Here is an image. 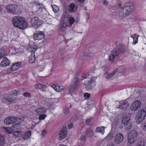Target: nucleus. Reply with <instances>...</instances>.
Here are the masks:
<instances>
[{
  "mask_svg": "<svg viewBox=\"0 0 146 146\" xmlns=\"http://www.w3.org/2000/svg\"><path fill=\"white\" fill-rule=\"evenodd\" d=\"M12 22L15 27L21 29H24L27 27V22L24 20L23 17L20 16L13 17Z\"/></svg>",
  "mask_w": 146,
  "mask_h": 146,
  "instance_id": "nucleus-1",
  "label": "nucleus"
},
{
  "mask_svg": "<svg viewBox=\"0 0 146 146\" xmlns=\"http://www.w3.org/2000/svg\"><path fill=\"white\" fill-rule=\"evenodd\" d=\"M134 7L129 2L127 3L119 11L118 18L121 19L128 15L134 9Z\"/></svg>",
  "mask_w": 146,
  "mask_h": 146,
  "instance_id": "nucleus-2",
  "label": "nucleus"
},
{
  "mask_svg": "<svg viewBox=\"0 0 146 146\" xmlns=\"http://www.w3.org/2000/svg\"><path fill=\"white\" fill-rule=\"evenodd\" d=\"M125 51V46L124 45H118L111 51L109 56V60L111 62L113 61L115 57L118 56Z\"/></svg>",
  "mask_w": 146,
  "mask_h": 146,
  "instance_id": "nucleus-3",
  "label": "nucleus"
},
{
  "mask_svg": "<svg viewBox=\"0 0 146 146\" xmlns=\"http://www.w3.org/2000/svg\"><path fill=\"white\" fill-rule=\"evenodd\" d=\"M125 51V46L124 45H118L111 51L109 56V60L111 62L113 61L115 57L118 56Z\"/></svg>",
  "mask_w": 146,
  "mask_h": 146,
  "instance_id": "nucleus-4",
  "label": "nucleus"
},
{
  "mask_svg": "<svg viewBox=\"0 0 146 146\" xmlns=\"http://www.w3.org/2000/svg\"><path fill=\"white\" fill-rule=\"evenodd\" d=\"M138 133L135 130H133L130 132L128 135V142L130 144L134 143L136 140Z\"/></svg>",
  "mask_w": 146,
  "mask_h": 146,
  "instance_id": "nucleus-5",
  "label": "nucleus"
},
{
  "mask_svg": "<svg viewBox=\"0 0 146 146\" xmlns=\"http://www.w3.org/2000/svg\"><path fill=\"white\" fill-rule=\"evenodd\" d=\"M146 115V111L144 110L143 109L139 110L136 115V122L138 123L142 122L144 119Z\"/></svg>",
  "mask_w": 146,
  "mask_h": 146,
  "instance_id": "nucleus-6",
  "label": "nucleus"
},
{
  "mask_svg": "<svg viewBox=\"0 0 146 146\" xmlns=\"http://www.w3.org/2000/svg\"><path fill=\"white\" fill-rule=\"evenodd\" d=\"M131 124L129 117L123 118L121 120V128L125 127L126 129H129L131 128Z\"/></svg>",
  "mask_w": 146,
  "mask_h": 146,
  "instance_id": "nucleus-7",
  "label": "nucleus"
},
{
  "mask_svg": "<svg viewBox=\"0 0 146 146\" xmlns=\"http://www.w3.org/2000/svg\"><path fill=\"white\" fill-rule=\"evenodd\" d=\"M62 20L64 21V23H65L68 20L70 24H72L74 22L75 20L74 18L72 17H69L67 14L66 10H65V7L64 9V13H63Z\"/></svg>",
  "mask_w": 146,
  "mask_h": 146,
  "instance_id": "nucleus-8",
  "label": "nucleus"
},
{
  "mask_svg": "<svg viewBox=\"0 0 146 146\" xmlns=\"http://www.w3.org/2000/svg\"><path fill=\"white\" fill-rule=\"evenodd\" d=\"M80 80L77 78H74L72 81V84L70 89V91L72 93L78 87Z\"/></svg>",
  "mask_w": 146,
  "mask_h": 146,
  "instance_id": "nucleus-9",
  "label": "nucleus"
},
{
  "mask_svg": "<svg viewBox=\"0 0 146 146\" xmlns=\"http://www.w3.org/2000/svg\"><path fill=\"white\" fill-rule=\"evenodd\" d=\"M18 117L14 116H11L5 118L4 120L5 125H8L17 122Z\"/></svg>",
  "mask_w": 146,
  "mask_h": 146,
  "instance_id": "nucleus-10",
  "label": "nucleus"
},
{
  "mask_svg": "<svg viewBox=\"0 0 146 146\" xmlns=\"http://www.w3.org/2000/svg\"><path fill=\"white\" fill-rule=\"evenodd\" d=\"M141 102L139 100H137L133 102L131 105L130 108L133 111L137 110L141 106Z\"/></svg>",
  "mask_w": 146,
  "mask_h": 146,
  "instance_id": "nucleus-11",
  "label": "nucleus"
},
{
  "mask_svg": "<svg viewBox=\"0 0 146 146\" xmlns=\"http://www.w3.org/2000/svg\"><path fill=\"white\" fill-rule=\"evenodd\" d=\"M16 99V98L12 96H6L2 98V101L4 103H10L13 102Z\"/></svg>",
  "mask_w": 146,
  "mask_h": 146,
  "instance_id": "nucleus-12",
  "label": "nucleus"
},
{
  "mask_svg": "<svg viewBox=\"0 0 146 146\" xmlns=\"http://www.w3.org/2000/svg\"><path fill=\"white\" fill-rule=\"evenodd\" d=\"M31 23L32 27L36 28L40 25L41 23L38 18L37 17L33 18L31 21Z\"/></svg>",
  "mask_w": 146,
  "mask_h": 146,
  "instance_id": "nucleus-13",
  "label": "nucleus"
},
{
  "mask_svg": "<svg viewBox=\"0 0 146 146\" xmlns=\"http://www.w3.org/2000/svg\"><path fill=\"white\" fill-rule=\"evenodd\" d=\"M36 48L35 46L34 47L32 46V48L31 47L30 48H28L29 50V51H32V53L31 55L29 57V62L30 63L32 64L34 63L35 62L36 59L35 57V54H34V51H35V50H36Z\"/></svg>",
  "mask_w": 146,
  "mask_h": 146,
  "instance_id": "nucleus-14",
  "label": "nucleus"
},
{
  "mask_svg": "<svg viewBox=\"0 0 146 146\" xmlns=\"http://www.w3.org/2000/svg\"><path fill=\"white\" fill-rule=\"evenodd\" d=\"M67 127L65 126H63L62 129L59 133V137L61 139H64L67 134Z\"/></svg>",
  "mask_w": 146,
  "mask_h": 146,
  "instance_id": "nucleus-15",
  "label": "nucleus"
},
{
  "mask_svg": "<svg viewBox=\"0 0 146 146\" xmlns=\"http://www.w3.org/2000/svg\"><path fill=\"white\" fill-rule=\"evenodd\" d=\"M123 139V135L121 133H117L115 137L114 141L116 143L119 144L121 142Z\"/></svg>",
  "mask_w": 146,
  "mask_h": 146,
  "instance_id": "nucleus-16",
  "label": "nucleus"
},
{
  "mask_svg": "<svg viewBox=\"0 0 146 146\" xmlns=\"http://www.w3.org/2000/svg\"><path fill=\"white\" fill-rule=\"evenodd\" d=\"M119 104L120 105L118 108L122 109L123 110H126L129 106L128 103L124 101L119 102Z\"/></svg>",
  "mask_w": 146,
  "mask_h": 146,
  "instance_id": "nucleus-17",
  "label": "nucleus"
},
{
  "mask_svg": "<svg viewBox=\"0 0 146 146\" xmlns=\"http://www.w3.org/2000/svg\"><path fill=\"white\" fill-rule=\"evenodd\" d=\"M44 36L43 32H39L38 33H35L34 35V39L35 40H39L43 38Z\"/></svg>",
  "mask_w": 146,
  "mask_h": 146,
  "instance_id": "nucleus-18",
  "label": "nucleus"
},
{
  "mask_svg": "<svg viewBox=\"0 0 146 146\" xmlns=\"http://www.w3.org/2000/svg\"><path fill=\"white\" fill-rule=\"evenodd\" d=\"M10 61L6 57L3 58V60L1 62L0 65L1 67H5L10 64Z\"/></svg>",
  "mask_w": 146,
  "mask_h": 146,
  "instance_id": "nucleus-19",
  "label": "nucleus"
},
{
  "mask_svg": "<svg viewBox=\"0 0 146 146\" xmlns=\"http://www.w3.org/2000/svg\"><path fill=\"white\" fill-rule=\"evenodd\" d=\"M6 9L11 13H14L16 10V6L13 4H9L6 6Z\"/></svg>",
  "mask_w": 146,
  "mask_h": 146,
  "instance_id": "nucleus-20",
  "label": "nucleus"
},
{
  "mask_svg": "<svg viewBox=\"0 0 146 146\" xmlns=\"http://www.w3.org/2000/svg\"><path fill=\"white\" fill-rule=\"evenodd\" d=\"M52 87L58 92H61L65 88L64 86L61 84L58 85H53L52 86Z\"/></svg>",
  "mask_w": 146,
  "mask_h": 146,
  "instance_id": "nucleus-21",
  "label": "nucleus"
},
{
  "mask_svg": "<svg viewBox=\"0 0 146 146\" xmlns=\"http://www.w3.org/2000/svg\"><path fill=\"white\" fill-rule=\"evenodd\" d=\"M35 87L36 89H39L42 91H45L46 87V86L43 84L38 83L35 85Z\"/></svg>",
  "mask_w": 146,
  "mask_h": 146,
  "instance_id": "nucleus-22",
  "label": "nucleus"
},
{
  "mask_svg": "<svg viewBox=\"0 0 146 146\" xmlns=\"http://www.w3.org/2000/svg\"><path fill=\"white\" fill-rule=\"evenodd\" d=\"M21 63L20 62H18L13 64L12 65L11 68L12 71L15 70L17 69L21 66Z\"/></svg>",
  "mask_w": 146,
  "mask_h": 146,
  "instance_id": "nucleus-23",
  "label": "nucleus"
},
{
  "mask_svg": "<svg viewBox=\"0 0 146 146\" xmlns=\"http://www.w3.org/2000/svg\"><path fill=\"white\" fill-rule=\"evenodd\" d=\"M115 135V133L112 131V130L110 132L108 135L106 137L105 139L107 141H109L112 139Z\"/></svg>",
  "mask_w": 146,
  "mask_h": 146,
  "instance_id": "nucleus-24",
  "label": "nucleus"
},
{
  "mask_svg": "<svg viewBox=\"0 0 146 146\" xmlns=\"http://www.w3.org/2000/svg\"><path fill=\"white\" fill-rule=\"evenodd\" d=\"M105 127L103 126L100 127H98L96 129V132L97 133H100L102 134H103L105 131Z\"/></svg>",
  "mask_w": 146,
  "mask_h": 146,
  "instance_id": "nucleus-25",
  "label": "nucleus"
},
{
  "mask_svg": "<svg viewBox=\"0 0 146 146\" xmlns=\"http://www.w3.org/2000/svg\"><path fill=\"white\" fill-rule=\"evenodd\" d=\"M86 135L88 137H92L94 135L93 131L90 129H88L86 132Z\"/></svg>",
  "mask_w": 146,
  "mask_h": 146,
  "instance_id": "nucleus-26",
  "label": "nucleus"
},
{
  "mask_svg": "<svg viewBox=\"0 0 146 146\" xmlns=\"http://www.w3.org/2000/svg\"><path fill=\"white\" fill-rule=\"evenodd\" d=\"M35 111L38 114L40 115L41 113L46 112V110L44 108H38Z\"/></svg>",
  "mask_w": 146,
  "mask_h": 146,
  "instance_id": "nucleus-27",
  "label": "nucleus"
},
{
  "mask_svg": "<svg viewBox=\"0 0 146 146\" xmlns=\"http://www.w3.org/2000/svg\"><path fill=\"white\" fill-rule=\"evenodd\" d=\"M91 80H90V81L89 80L86 81L85 82V84L87 90H90L91 89L92 85L91 83V82H92Z\"/></svg>",
  "mask_w": 146,
  "mask_h": 146,
  "instance_id": "nucleus-28",
  "label": "nucleus"
},
{
  "mask_svg": "<svg viewBox=\"0 0 146 146\" xmlns=\"http://www.w3.org/2000/svg\"><path fill=\"white\" fill-rule=\"evenodd\" d=\"M31 136V131H28L26 133H25L23 135H22V137L24 140H27L28 139L29 137Z\"/></svg>",
  "mask_w": 146,
  "mask_h": 146,
  "instance_id": "nucleus-29",
  "label": "nucleus"
},
{
  "mask_svg": "<svg viewBox=\"0 0 146 146\" xmlns=\"http://www.w3.org/2000/svg\"><path fill=\"white\" fill-rule=\"evenodd\" d=\"M121 122V120L120 119L118 118H115L112 124L115 125H118Z\"/></svg>",
  "mask_w": 146,
  "mask_h": 146,
  "instance_id": "nucleus-30",
  "label": "nucleus"
},
{
  "mask_svg": "<svg viewBox=\"0 0 146 146\" xmlns=\"http://www.w3.org/2000/svg\"><path fill=\"white\" fill-rule=\"evenodd\" d=\"M117 70H114L113 72H111V73L108 74L107 76H106V78L107 79H109L111 78L114 75H115V73L116 72Z\"/></svg>",
  "mask_w": 146,
  "mask_h": 146,
  "instance_id": "nucleus-31",
  "label": "nucleus"
},
{
  "mask_svg": "<svg viewBox=\"0 0 146 146\" xmlns=\"http://www.w3.org/2000/svg\"><path fill=\"white\" fill-rule=\"evenodd\" d=\"M33 5H35V7H37L38 8V9L37 10V11L41 7V6H42V4L41 3H39L37 2H33L31 3Z\"/></svg>",
  "mask_w": 146,
  "mask_h": 146,
  "instance_id": "nucleus-32",
  "label": "nucleus"
},
{
  "mask_svg": "<svg viewBox=\"0 0 146 146\" xmlns=\"http://www.w3.org/2000/svg\"><path fill=\"white\" fill-rule=\"evenodd\" d=\"M69 9L71 12H74L76 11V8L75 7L74 4L72 3L69 6Z\"/></svg>",
  "mask_w": 146,
  "mask_h": 146,
  "instance_id": "nucleus-33",
  "label": "nucleus"
},
{
  "mask_svg": "<svg viewBox=\"0 0 146 146\" xmlns=\"http://www.w3.org/2000/svg\"><path fill=\"white\" fill-rule=\"evenodd\" d=\"M88 50L85 52L84 55H82V56L84 57L83 58L85 59H87L88 57L91 56L90 54H89L88 53Z\"/></svg>",
  "mask_w": 146,
  "mask_h": 146,
  "instance_id": "nucleus-34",
  "label": "nucleus"
},
{
  "mask_svg": "<svg viewBox=\"0 0 146 146\" xmlns=\"http://www.w3.org/2000/svg\"><path fill=\"white\" fill-rule=\"evenodd\" d=\"M5 143V139L1 135H0V144L2 146H3Z\"/></svg>",
  "mask_w": 146,
  "mask_h": 146,
  "instance_id": "nucleus-35",
  "label": "nucleus"
},
{
  "mask_svg": "<svg viewBox=\"0 0 146 146\" xmlns=\"http://www.w3.org/2000/svg\"><path fill=\"white\" fill-rule=\"evenodd\" d=\"M23 132L20 131H15L14 133V135L16 137H20L21 136Z\"/></svg>",
  "mask_w": 146,
  "mask_h": 146,
  "instance_id": "nucleus-36",
  "label": "nucleus"
},
{
  "mask_svg": "<svg viewBox=\"0 0 146 146\" xmlns=\"http://www.w3.org/2000/svg\"><path fill=\"white\" fill-rule=\"evenodd\" d=\"M53 11L55 12H57L59 10V8L58 7L55 5H52Z\"/></svg>",
  "mask_w": 146,
  "mask_h": 146,
  "instance_id": "nucleus-37",
  "label": "nucleus"
},
{
  "mask_svg": "<svg viewBox=\"0 0 146 146\" xmlns=\"http://www.w3.org/2000/svg\"><path fill=\"white\" fill-rule=\"evenodd\" d=\"M46 114H40L39 117V119L40 120H43L46 117Z\"/></svg>",
  "mask_w": 146,
  "mask_h": 146,
  "instance_id": "nucleus-38",
  "label": "nucleus"
},
{
  "mask_svg": "<svg viewBox=\"0 0 146 146\" xmlns=\"http://www.w3.org/2000/svg\"><path fill=\"white\" fill-rule=\"evenodd\" d=\"M12 95L16 96L19 94V92L16 90H15L12 91L11 93Z\"/></svg>",
  "mask_w": 146,
  "mask_h": 146,
  "instance_id": "nucleus-39",
  "label": "nucleus"
},
{
  "mask_svg": "<svg viewBox=\"0 0 146 146\" xmlns=\"http://www.w3.org/2000/svg\"><path fill=\"white\" fill-rule=\"evenodd\" d=\"M136 146H144V143L143 141H140L137 143Z\"/></svg>",
  "mask_w": 146,
  "mask_h": 146,
  "instance_id": "nucleus-40",
  "label": "nucleus"
},
{
  "mask_svg": "<svg viewBox=\"0 0 146 146\" xmlns=\"http://www.w3.org/2000/svg\"><path fill=\"white\" fill-rule=\"evenodd\" d=\"M19 125L20 124L19 123H16L13 125L12 128L13 129H17L18 127L19 126Z\"/></svg>",
  "mask_w": 146,
  "mask_h": 146,
  "instance_id": "nucleus-41",
  "label": "nucleus"
},
{
  "mask_svg": "<svg viewBox=\"0 0 146 146\" xmlns=\"http://www.w3.org/2000/svg\"><path fill=\"white\" fill-rule=\"evenodd\" d=\"M5 54L4 51H3L2 52L1 51L0 52V59L4 56Z\"/></svg>",
  "mask_w": 146,
  "mask_h": 146,
  "instance_id": "nucleus-42",
  "label": "nucleus"
},
{
  "mask_svg": "<svg viewBox=\"0 0 146 146\" xmlns=\"http://www.w3.org/2000/svg\"><path fill=\"white\" fill-rule=\"evenodd\" d=\"M64 113L65 114H67L69 113L68 108H65L64 110Z\"/></svg>",
  "mask_w": 146,
  "mask_h": 146,
  "instance_id": "nucleus-43",
  "label": "nucleus"
},
{
  "mask_svg": "<svg viewBox=\"0 0 146 146\" xmlns=\"http://www.w3.org/2000/svg\"><path fill=\"white\" fill-rule=\"evenodd\" d=\"M86 137L84 135H82L80 137V140L81 141H84L86 140Z\"/></svg>",
  "mask_w": 146,
  "mask_h": 146,
  "instance_id": "nucleus-44",
  "label": "nucleus"
},
{
  "mask_svg": "<svg viewBox=\"0 0 146 146\" xmlns=\"http://www.w3.org/2000/svg\"><path fill=\"white\" fill-rule=\"evenodd\" d=\"M84 96L86 98H88L90 96V94L88 93H85L84 94Z\"/></svg>",
  "mask_w": 146,
  "mask_h": 146,
  "instance_id": "nucleus-45",
  "label": "nucleus"
},
{
  "mask_svg": "<svg viewBox=\"0 0 146 146\" xmlns=\"http://www.w3.org/2000/svg\"><path fill=\"white\" fill-rule=\"evenodd\" d=\"M24 118H25L24 117L22 116L19 118H18V119H19V122H21L23 121H24Z\"/></svg>",
  "mask_w": 146,
  "mask_h": 146,
  "instance_id": "nucleus-46",
  "label": "nucleus"
},
{
  "mask_svg": "<svg viewBox=\"0 0 146 146\" xmlns=\"http://www.w3.org/2000/svg\"><path fill=\"white\" fill-rule=\"evenodd\" d=\"M23 95L26 97H31V95L28 92H25L23 94Z\"/></svg>",
  "mask_w": 146,
  "mask_h": 146,
  "instance_id": "nucleus-47",
  "label": "nucleus"
},
{
  "mask_svg": "<svg viewBox=\"0 0 146 146\" xmlns=\"http://www.w3.org/2000/svg\"><path fill=\"white\" fill-rule=\"evenodd\" d=\"M66 25L65 24H63L61 26V29L62 31L65 29V27L66 26Z\"/></svg>",
  "mask_w": 146,
  "mask_h": 146,
  "instance_id": "nucleus-48",
  "label": "nucleus"
},
{
  "mask_svg": "<svg viewBox=\"0 0 146 146\" xmlns=\"http://www.w3.org/2000/svg\"><path fill=\"white\" fill-rule=\"evenodd\" d=\"M139 35H137L135 34L134 35H131V38H138V37L139 36Z\"/></svg>",
  "mask_w": 146,
  "mask_h": 146,
  "instance_id": "nucleus-49",
  "label": "nucleus"
},
{
  "mask_svg": "<svg viewBox=\"0 0 146 146\" xmlns=\"http://www.w3.org/2000/svg\"><path fill=\"white\" fill-rule=\"evenodd\" d=\"M47 133L46 131L45 130H43L42 133V136H45Z\"/></svg>",
  "mask_w": 146,
  "mask_h": 146,
  "instance_id": "nucleus-50",
  "label": "nucleus"
},
{
  "mask_svg": "<svg viewBox=\"0 0 146 146\" xmlns=\"http://www.w3.org/2000/svg\"><path fill=\"white\" fill-rule=\"evenodd\" d=\"M3 128L6 132H9V129L7 127H3Z\"/></svg>",
  "mask_w": 146,
  "mask_h": 146,
  "instance_id": "nucleus-51",
  "label": "nucleus"
},
{
  "mask_svg": "<svg viewBox=\"0 0 146 146\" xmlns=\"http://www.w3.org/2000/svg\"><path fill=\"white\" fill-rule=\"evenodd\" d=\"M133 44H135L137 42L138 38H133Z\"/></svg>",
  "mask_w": 146,
  "mask_h": 146,
  "instance_id": "nucleus-52",
  "label": "nucleus"
},
{
  "mask_svg": "<svg viewBox=\"0 0 146 146\" xmlns=\"http://www.w3.org/2000/svg\"><path fill=\"white\" fill-rule=\"evenodd\" d=\"M143 128L144 131H146V122L144 124Z\"/></svg>",
  "mask_w": 146,
  "mask_h": 146,
  "instance_id": "nucleus-53",
  "label": "nucleus"
},
{
  "mask_svg": "<svg viewBox=\"0 0 146 146\" xmlns=\"http://www.w3.org/2000/svg\"><path fill=\"white\" fill-rule=\"evenodd\" d=\"M68 129H70L71 128L73 127V124L72 123H70V124L68 125Z\"/></svg>",
  "mask_w": 146,
  "mask_h": 146,
  "instance_id": "nucleus-54",
  "label": "nucleus"
},
{
  "mask_svg": "<svg viewBox=\"0 0 146 146\" xmlns=\"http://www.w3.org/2000/svg\"><path fill=\"white\" fill-rule=\"evenodd\" d=\"M108 4V2L106 1H104L103 2V4L105 5H107Z\"/></svg>",
  "mask_w": 146,
  "mask_h": 146,
  "instance_id": "nucleus-55",
  "label": "nucleus"
},
{
  "mask_svg": "<svg viewBox=\"0 0 146 146\" xmlns=\"http://www.w3.org/2000/svg\"><path fill=\"white\" fill-rule=\"evenodd\" d=\"M78 1L80 3H83L84 2V0H78Z\"/></svg>",
  "mask_w": 146,
  "mask_h": 146,
  "instance_id": "nucleus-56",
  "label": "nucleus"
},
{
  "mask_svg": "<svg viewBox=\"0 0 146 146\" xmlns=\"http://www.w3.org/2000/svg\"><path fill=\"white\" fill-rule=\"evenodd\" d=\"M90 121V119H87L86 120V122H88Z\"/></svg>",
  "mask_w": 146,
  "mask_h": 146,
  "instance_id": "nucleus-57",
  "label": "nucleus"
},
{
  "mask_svg": "<svg viewBox=\"0 0 146 146\" xmlns=\"http://www.w3.org/2000/svg\"><path fill=\"white\" fill-rule=\"evenodd\" d=\"M118 5L119 7H121V4L120 3H119L118 4Z\"/></svg>",
  "mask_w": 146,
  "mask_h": 146,
  "instance_id": "nucleus-58",
  "label": "nucleus"
},
{
  "mask_svg": "<svg viewBox=\"0 0 146 146\" xmlns=\"http://www.w3.org/2000/svg\"><path fill=\"white\" fill-rule=\"evenodd\" d=\"M88 77V76H85L84 78V79H86V78H87Z\"/></svg>",
  "mask_w": 146,
  "mask_h": 146,
  "instance_id": "nucleus-59",
  "label": "nucleus"
}]
</instances>
